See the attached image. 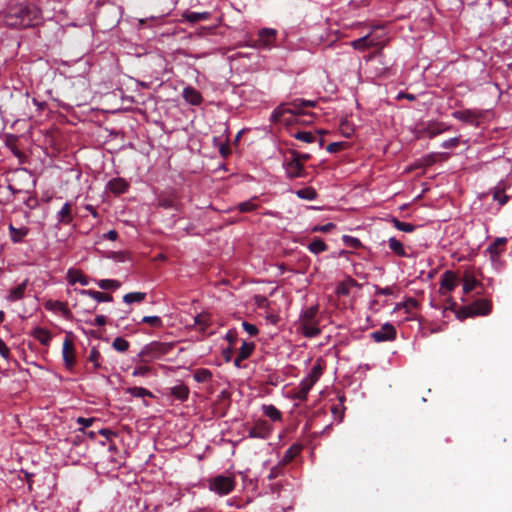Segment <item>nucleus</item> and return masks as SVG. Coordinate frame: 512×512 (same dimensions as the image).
Returning a JSON list of instances; mask_svg holds the SVG:
<instances>
[{
  "instance_id": "1",
  "label": "nucleus",
  "mask_w": 512,
  "mask_h": 512,
  "mask_svg": "<svg viewBox=\"0 0 512 512\" xmlns=\"http://www.w3.org/2000/svg\"><path fill=\"white\" fill-rule=\"evenodd\" d=\"M39 9L34 5H10L2 14V22L11 28H26L38 23Z\"/></svg>"
},
{
  "instance_id": "2",
  "label": "nucleus",
  "mask_w": 512,
  "mask_h": 512,
  "mask_svg": "<svg viewBox=\"0 0 512 512\" xmlns=\"http://www.w3.org/2000/svg\"><path fill=\"white\" fill-rule=\"evenodd\" d=\"M315 102L304 99H295L291 103L281 104L271 114L270 120L273 123L282 122L286 125L291 124L290 119H286V115L297 116L306 107H314Z\"/></svg>"
},
{
  "instance_id": "3",
  "label": "nucleus",
  "mask_w": 512,
  "mask_h": 512,
  "mask_svg": "<svg viewBox=\"0 0 512 512\" xmlns=\"http://www.w3.org/2000/svg\"><path fill=\"white\" fill-rule=\"evenodd\" d=\"M236 486V480L233 476L217 475L208 480V488L219 496L230 494Z\"/></svg>"
},
{
  "instance_id": "4",
  "label": "nucleus",
  "mask_w": 512,
  "mask_h": 512,
  "mask_svg": "<svg viewBox=\"0 0 512 512\" xmlns=\"http://www.w3.org/2000/svg\"><path fill=\"white\" fill-rule=\"evenodd\" d=\"M492 310V303L487 299H479L469 306L462 307L457 311V318L462 320L475 315H487Z\"/></svg>"
},
{
  "instance_id": "5",
  "label": "nucleus",
  "mask_w": 512,
  "mask_h": 512,
  "mask_svg": "<svg viewBox=\"0 0 512 512\" xmlns=\"http://www.w3.org/2000/svg\"><path fill=\"white\" fill-rule=\"evenodd\" d=\"M277 31L272 28H263L258 32V37L251 40V46L254 48L270 49L276 41Z\"/></svg>"
},
{
  "instance_id": "6",
  "label": "nucleus",
  "mask_w": 512,
  "mask_h": 512,
  "mask_svg": "<svg viewBox=\"0 0 512 512\" xmlns=\"http://www.w3.org/2000/svg\"><path fill=\"white\" fill-rule=\"evenodd\" d=\"M397 331L390 323H385L379 330L371 333V338L375 342L393 341L396 339Z\"/></svg>"
},
{
  "instance_id": "7",
  "label": "nucleus",
  "mask_w": 512,
  "mask_h": 512,
  "mask_svg": "<svg viewBox=\"0 0 512 512\" xmlns=\"http://www.w3.org/2000/svg\"><path fill=\"white\" fill-rule=\"evenodd\" d=\"M272 431V427L268 421L259 419L249 429L248 435L251 438L267 439Z\"/></svg>"
},
{
  "instance_id": "8",
  "label": "nucleus",
  "mask_w": 512,
  "mask_h": 512,
  "mask_svg": "<svg viewBox=\"0 0 512 512\" xmlns=\"http://www.w3.org/2000/svg\"><path fill=\"white\" fill-rule=\"evenodd\" d=\"M62 356L64 360L65 367L69 370H72L76 363L75 358V347L73 341L68 337L65 338L62 347Z\"/></svg>"
},
{
  "instance_id": "9",
  "label": "nucleus",
  "mask_w": 512,
  "mask_h": 512,
  "mask_svg": "<svg viewBox=\"0 0 512 512\" xmlns=\"http://www.w3.org/2000/svg\"><path fill=\"white\" fill-rule=\"evenodd\" d=\"M286 175L289 179L305 177L304 165L297 159H290L284 163Z\"/></svg>"
},
{
  "instance_id": "10",
  "label": "nucleus",
  "mask_w": 512,
  "mask_h": 512,
  "mask_svg": "<svg viewBox=\"0 0 512 512\" xmlns=\"http://www.w3.org/2000/svg\"><path fill=\"white\" fill-rule=\"evenodd\" d=\"M350 44L354 49L361 51L380 46L378 38L373 34H367L359 39L353 40Z\"/></svg>"
},
{
  "instance_id": "11",
  "label": "nucleus",
  "mask_w": 512,
  "mask_h": 512,
  "mask_svg": "<svg viewBox=\"0 0 512 512\" xmlns=\"http://www.w3.org/2000/svg\"><path fill=\"white\" fill-rule=\"evenodd\" d=\"M450 128L451 127L444 122L429 121L424 128V133L428 138L432 139L437 135L450 130Z\"/></svg>"
},
{
  "instance_id": "12",
  "label": "nucleus",
  "mask_w": 512,
  "mask_h": 512,
  "mask_svg": "<svg viewBox=\"0 0 512 512\" xmlns=\"http://www.w3.org/2000/svg\"><path fill=\"white\" fill-rule=\"evenodd\" d=\"M323 371L324 363L321 359H318L309 374L302 381L313 387L322 376Z\"/></svg>"
},
{
  "instance_id": "13",
  "label": "nucleus",
  "mask_w": 512,
  "mask_h": 512,
  "mask_svg": "<svg viewBox=\"0 0 512 512\" xmlns=\"http://www.w3.org/2000/svg\"><path fill=\"white\" fill-rule=\"evenodd\" d=\"M45 308L47 310H50V311H59L62 313V315L66 318V319H69L72 315L70 309L68 308L67 306V303L65 302H61V301H57V300H48L45 304H44Z\"/></svg>"
},
{
  "instance_id": "14",
  "label": "nucleus",
  "mask_w": 512,
  "mask_h": 512,
  "mask_svg": "<svg viewBox=\"0 0 512 512\" xmlns=\"http://www.w3.org/2000/svg\"><path fill=\"white\" fill-rule=\"evenodd\" d=\"M183 98L191 105H199L203 100L201 93L191 86L184 88Z\"/></svg>"
},
{
  "instance_id": "15",
  "label": "nucleus",
  "mask_w": 512,
  "mask_h": 512,
  "mask_svg": "<svg viewBox=\"0 0 512 512\" xmlns=\"http://www.w3.org/2000/svg\"><path fill=\"white\" fill-rule=\"evenodd\" d=\"M302 449V444L296 443L290 446L284 453V456L281 460V465H287L292 462L301 453Z\"/></svg>"
},
{
  "instance_id": "16",
  "label": "nucleus",
  "mask_w": 512,
  "mask_h": 512,
  "mask_svg": "<svg viewBox=\"0 0 512 512\" xmlns=\"http://www.w3.org/2000/svg\"><path fill=\"white\" fill-rule=\"evenodd\" d=\"M441 289L452 291L457 285V277L452 271H446L441 277Z\"/></svg>"
},
{
  "instance_id": "17",
  "label": "nucleus",
  "mask_w": 512,
  "mask_h": 512,
  "mask_svg": "<svg viewBox=\"0 0 512 512\" xmlns=\"http://www.w3.org/2000/svg\"><path fill=\"white\" fill-rule=\"evenodd\" d=\"M28 282L29 280L25 279L21 284L12 288L9 295L7 296V300L10 302H15L22 299L24 297Z\"/></svg>"
},
{
  "instance_id": "18",
  "label": "nucleus",
  "mask_w": 512,
  "mask_h": 512,
  "mask_svg": "<svg viewBox=\"0 0 512 512\" xmlns=\"http://www.w3.org/2000/svg\"><path fill=\"white\" fill-rule=\"evenodd\" d=\"M31 335L38 340L42 345L48 346L52 340V335L49 330L42 327H36L31 332Z\"/></svg>"
},
{
  "instance_id": "19",
  "label": "nucleus",
  "mask_w": 512,
  "mask_h": 512,
  "mask_svg": "<svg viewBox=\"0 0 512 512\" xmlns=\"http://www.w3.org/2000/svg\"><path fill=\"white\" fill-rule=\"evenodd\" d=\"M57 219L59 223L62 224H70L73 220L72 217V204L69 202H66L61 210L57 214Z\"/></svg>"
},
{
  "instance_id": "20",
  "label": "nucleus",
  "mask_w": 512,
  "mask_h": 512,
  "mask_svg": "<svg viewBox=\"0 0 512 512\" xmlns=\"http://www.w3.org/2000/svg\"><path fill=\"white\" fill-rule=\"evenodd\" d=\"M300 328H301L302 334L308 338L316 337L321 332L317 326V321L300 323Z\"/></svg>"
},
{
  "instance_id": "21",
  "label": "nucleus",
  "mask_w": 512,
  "mask_h": 512,
  "mask_svg": "<svg viewBox=\"0 0 512 512\" xmlns=\"http://www.w3.org/2000/svg\"><path fill=\"white\" fill-rule=\"evenodd\" d=\"M108 188L115 194H122L128 189V183L122 178H113L108 182Z\"/></svg>"
},
{
  "instance_id": "22",
  "label": "nucleus",
  "mask_w": 512,
  "mask_h": 512,
  "mask_svg": "<svg viewBox=\"0 0 512 512\" xmlns=\"http://www.w3.org/2000/svg\"><path fill=\"white\" fill-rule=\"evenodd\" d=\"M80 293L82 295H88L97 302H111L113 300V297L109 293H103L96 290H80Z\"/></svg>"
},
{
  "instance_id": "23",
  "label": "nucleus",
  "mask_w": 512,
  "mask_h": 512,
  "mask_svg": "<svg viewBox=\"0 0 512 512\" xmlns=\"http://www.w3.org/2000/svg\"><path fill=\"white\" fill-rule=\"evenodd\" d=\"M388 246L395 255L399 257H408L404 245L395 237H390L388 239Z\"/></svg>"
},
{
  "instance_id": "24",
  "label": "nucleus",
  "mask_w": 512,
  "mask_h": 512,
  "mask_svg": "<svg viewBox=\"0 0 512 512\" xmlns=\"http://www.w3.org/2000/svg\"><path fill=\"white\" fill-rule=\"evenodd\" d=\"M183 17L190 23H197L200 21H205L210 18L209 12H185Z\"/></svg>"
},
{
  "instance_id": "25",
  "label": "nucleus",
  "mask_w": 512,
  "mask_h": 512,
  "mask_svg": "<svg viewBox=\"0 0 512 512\" xmlns=\"http://www.w3.org/2000/svg\"><path fill=\"white\" fill-rule=\"evenodd\" d=\"M507 239L504 237L497 238L489 247L488 251L492 257L500 255L504 249Z\"/></svg>"
},
{
  "instance_id": "26",
  "label": "nucleus",
  "mask_w": 512,
  "mask_h": 512,
  "mask_svg": "<svg viewBox=\"0 0 512 512\" xmlns=\"http://www.w3.org/2000/svg\"><path fill=\"white\" fill-rule=\"evenodd\" d=\"M9 232L12 242L20 243L23 238L28 234L27 228H16L13 225L9 226Z\"/></svg>"
},
{
  "instance_id": "27",
  "label": "nucleus",
  "mask_w": 512,
  "mask_h": 512,
  "mask_svg": "<svg viewBox=\"0 0 512 512\" xmlns=\"http://www.w3.org/2000/svg\"><path fill=\"white\" fill-rule=\"evenodd\" d=\"M171 395L180 401H185L189 396V389L184 384L177 385L171 388Z\"/></svg>"
},
{
  "instance_id": "28",
  "label": "nucleus",
  "mask_w": 512,
  "mask_h": 512,
  "mask_svg": "<svg viewBox=\"0 0 512 512\" xmlns=\"http://www.w3.org/2000/svg\"><path fill=\"white\" fill-rule=\"evenodd\" d=\"M308 249L311 253L319 254L326 251L328 246L321 238H315L308 245Z\"/></svg>"
},
{
  "instance_id": "29",
  "label": "nucleus",
  "mask_w": 512,
  "mask_h": 512,
  "mask_svg": "<svg viewBox=\"0 0 512 512\" xmlns=\"http://www.w3.org/2000/svg\"><path fill=\"white\" fill-rule=\"evenodd\" d=\"M263 413L265 416L270 418L272 421H280L282 414L274 405H263Z\"/></svg>"
},
{
  "instance_id": "30",
  "label": "nucleus",
  "mask_w": 512,
  "mask_h": 512,
  "mask_svg": "<svg viewBox=\"0 0 512 512\" xmlns=\"http://www.w3.org/2000/svg\"><path fill=\"white\" fill-rule=\"evenodd\" d=\"M455 119L463 122L473 123L475 121V114L471 110L455 111L452 113Z\"/></svg>"
},
{
  "instance_id": "31",
  "label": "nucleus",
  "mask_w": 512,
  "mask_h": 512,
  "mask_svg": "<svg viewBox=\"0 0 512 512\" xmlns=\"http://www.w3.org/2000/svg\"><path fill=\"white\" fill-rule=\"evenodd\" d=\"M256 200L257 197H253L248 201L239 203L237 205L238 211L241 213H247L256 210L259 207V205L255 202Z\"/></svg>"
},
{
  "instance_id": "32",
  "label": "nucleus",
  "mask_w": 512,
  "mask_h": 512,
  "mask_svg": "<svg viewBox=\"0 0 512 512\" xmlns=\"http://www.w3.org/2000/svg\"><path fill=\"white\" fill-rule=\"evenodd\" d=\"M318 313V306H311L307 308L300 316V323L303 322H315L316 315Z\"/></svg>"
},
{
  "instance_id": "33",
  "label": "nucleus",
  "mask_w": 512,
  "mask_h": 512,
  "mask_svg": "<svg viewBox=\"0 0 512 512\" xmlns=\"http://www.w3.org/2000/svg\"><path fill=\"white\" fill-rule=\"evenodd\" d=\"M314 117H315L314 113L300 112V115H297V116L289 115L288 117L286 116V119H290L291 124L292 123H311L313 121Z\"/></svg>"
},
{
  "instance_id": "34",
  "label": "nucleus",
  "mask_w": 512,
  "mask_h": 512,
  "mask_svg": "<svg viewBox=\"0 0 512 512\" xmlns=\"http://www.w3.org/2000/svg\"><path fill=\"white\" fill-rule=\"evenodd\" d=\"M146 298V293L144 292H131L127 293L123 296V301L127 304L132 303H140L144 301Z\"/></svg>"
},
{
  "instance_id": "35",
  "label": "nucleus",
  "mask_w": 512,
  "mask_h": 512,
  "mask_svg": "<svg viewBox=\"0 0 512 512\" xmlns=\"http://www.w3.org/2000/svg\"><path fill=\"white\" fill-rule=\"evenodd\" d=\"M194 379L198 383H205L211 380L212 372L205 368L197 369L193 375Z\"/></svg>"
},
{
  "instance_id": "36",
  "label": "nucleus",
  "mask_w": 512,
  "mask_h": 512,
  "mask_svg": "<svg viewBox=\"0 0 512 512\" xmlns=\"http://www.w3.org/2000/svg\"><path fill=\"white\" fill-rule=\"evenodd\" d=\"M296 195L305 200H314L317 197V192L312 187H305L296 191Z\"/></svg>"
},
{
  "instance_id": "37",
  "label": "nucleus",
  "mask_w": 512,
  "mask_h": 512,
  "mask_svg": "<svg viewBox=\"0 0 512 512\" xmlns=\"http://www.w3.org/2000/svg\"><path fill=\"white\" fill-rule=\"evenodd\" d=\"M99 288L103 290H116L121 286L118 280L101 279L97 282Z\"/></svg>"
},
{
  "instance_id": "38",
  "label": "nucleus",
  "mask_w": 512,
  "mask_h": 512,
  "mask_svg": "<svg viewBox=\"0 0 512 512\" xmlns=\"http://www.w3.org/2000/svg\"><path fill=\"white\" fill-rule=\"evenodd\" d=\"M68 279L71 284H75L79 282L83 286L88 285V280L85 276H83L80 272L75 270L68 271Z\"/></svg>"
},
{
  "instance_id": "39",
  "label": "nucleus",
  "mask_w": 512,
  "mask_h": 512,
  "mask_svg": "<svg viewBox=\"0 0 512 512\" xmlns=\"http://www.w3.org/2000/svg\"><path fill=\"white\" fill-rule=\"evenodd\" d=\"M311 388H312V386L301 381L297 388V391L295 393V398L300 401H305L307 399L308 393L311 390Z\"/></svg>"
},
{
  "instance_id": "40",
  "label": "nucleus",
  "mask_w": 512,
  "mask_h": 512,
  "mask_svg": "<svg viewBox=\"0 0 512 512\" xmlns=\"http://www.w3.org/2000/svg\"><path fill=\"white\" fill-rule=\"evenodd\" d=\"M127 393L137 398L153 397L152 392L143 387H130Z\"/></svg>"
},
{
  "instance_id": "41",
  "label": "nucleus",
  "mask_w": 512,
  "mask_h": 512,
  "mask_svg": "<svg viewBox=\"0 0 512 512\" xmlns=\"http://www.w3.org/2000/svg\"><path fill=\"white\" fill-rule=\"evenodd\" d=\"M479 282L471 275L466 274L463 278V291L468 294L475 289Z\"/></svg>"
},
{
  "instance_id": "42",
  "label": "nucleus",
  "mask_w": 512,
  "mask_h": 512,
  "mask_svg": "<svg viewBox=\"0 0 512 512\" xmlns=\"http://www.w3.org/2000/svg\"><path fill=\"white\" fill-rule=\"evenodd\" d=\"M417 307H418V301L414 298H408L406 301L396 304L395 309L396 310L404 309L406 313H410L413 309H415Z\"/></svg>"
},
{
  "instance_id": "43",
  "label": "nucleus",
  "mask_w": 512,
  "mask_h": 512,
  "mask_svg": "<svg viewBox=\"0 0 512 512\" xmlns=\"http://www.w3.org/2000/svg\"><path fill=\"white\" fill-rule=\"evenodd\" d=\"M254 349H255V344L253 342L243 341L238 354L240 355V358L247 359L250 357V355L252 354Z\"/></svg>"
},
{
  "instance_id": "44",
  "label": "nucleus",
  "mask_w": 512,
  "mask_h": 512,
  "mask_svg": "<svg viewBox=\"0 0 512 512\" xmlns=\"http://www.w3.org/2000/svg\"><path fill=\"white\" fill-rule=\"evenodd\" d=\"M392 222L394 224V227L400 231L410 233L415 230V225H413L411 223H407V222H402V221L398 220L397 218H393Z\"/></svg>"
},
{
  "instance_id": "45",
  "label": "nucleus",
  "mask_w": 512,
  "mask_h": 512,
  "mask_svg": "<svg viewBox=\"0 0 512 512\" xmlns=\"http://www.w3.org/2000/svg\"><path fill=\"white\" fill-rule=\"evenodd\" d=\"M492 196L493 200L497 201L499 206L505 205L509 200V196L504 193L503 189H494Z\"/></svg>"
},
{
  "instance_id": "46",
  "label": "nucleus",
  "mask_w": 512,
  "mask_h": 512,
  "mask_svg": "<svg viewBox=\"0 0 512 512\" xmlns=\"http://www.w3.org/2000/svg\"><path fill=\"white\" fill-rule=\"evenodd\" d=\"M292 136L300 141L306 142V143H312L315 141V136L308 131H297L296 133L292 134Z\"/></svg>"
},
{
  "instance_id": "47",
  "label": "nucleus",
  "mask_w": 512,
  "mask_h": 512,
  "mask_svg": "<svg viewBox=\"0 0 512 512\" xmlns=\"http://www.w3.org/2000/svg\"><path fill=\"white\" fill-rule=\"evenodd\" d=\"M129 346V342L122 337L115 338L112 343V347L119 352L127 351Z\"/></svg>"
},
{
  "instance_id": "48",
  "label": "nucleus",
  "mask_w": 512,
  "mask_h": 512,
  "mask_svg": "<svg viewBox=\"0 0 512 512\" xmlns=\"http://www.w3.org/2000/svg\"><path fill=\"white\" fill-rule=\"evenodd\" d=\"M161 344L159 343H152L149 346H146L140 353L141 357L146 356H154L155 352L162 353L158 348H160Z\"/></svg>"
},
{
  "instance_id": "49",
  "label": "nucleus",
  "mask_w": 512,
  "mask_h": 512,
  "mask_svg": "<svg viewBox=\"0 0 512 512\" xmlns=\"http://www.w3.org/2000/svg\"><path fill=\"white\" fill-rule=\"evenodd\" d=\"M142 323L149 324L152 327L160 328L163 326V321L158 316H144L141 320Z\"/></svg>"
},
{
  "instance_id": "50",
  "label": "nucleus",
  "mask_w": 512,
  "mask_h": 512,
  "mask_svg": "<svg viewBox=\"0 0 512 512\" xmlns=\"http://www.w3.org/2000/svg\"><path fill=\"white\" fill-rule=\"evenodd\" d=\"M100 358H101L100 352L98 351V349L96 347H93L90 351L88 361L93 363V366L95 369L101 368V364L99 363Z\"/></svg>"
},
{
  "instance_id": "51",
  "label": "nucleus",
  "mask_w": 512,
  "mask_h": 512,
  "mask_svg": "<svg viewBox=\"0 0 512 512\" xmlns=\"http://www.w3.org/2000/svg\"><path fill=\"white\" fill-rule=\"evenodd\" d=\"M343 241L347 246L354 248V249H357V248L361 247V245H362L361 241L358 238L348 236V235L343 236Z\"/></svg>"
},
{
  "instance_id": "52",
  "label": "nucleus",
  "mask_w": 512,
  "mask_h": 512,
  "mask_svg": "<svg viewBox=\"0 0 512 512\" xmlns=\"http://www.w3.org/2000/svg\"><path fill=\"white\" fill-rule=\"evenodd\" d=\"M159 206L166 209H174L176 208V202L172 198L162 197L159 199Z\"/></svg>"
},
{
  "instance_id": "53",
  "label": "nucleus",
  "mask_w": 512,
  "mask_h": 512,
  "mask_svg": "<svg viewBox=\"0 0 512 512\" xmlns=\"http://www.w3.org/2000/svg\"><path fill=\"white\" fill-rule=\"evenodd\" d=\"M335 224L332 223V222H329L325 225H316L315 227H313L312 231L313 232H322V233H328L330 232L332 229L335 228Z\"/></svg>"
},
{
  "instance_id": "54",
  "label": "nucleus",
  "mask_w": 512,
  "mask_h": 512,
  "mask_svg": "<svg viewBox=\"0 0 512 512\" xmlns=\"http://www.w3.org/2000/svg\"><path fill=\"white\" fill-rule=\"evenodd\" d=\"M345 146H346L345 142H332V143L328 144L326 150L329 153H336V152L342 150Z\"/></svg>"
},
{
  "instance_id": "55",
  "label": "nucleus",
  "mask_w": 512,
  "mask_h": 512,
  "mask_svg": "<svg viewBox=\"0 0 512 512\" xmlns=\"http://www.w3.org/2000/svg\"><path fill=\"white\" fill-rule=\"evenodd\" d=\"M151 368L146 365L137 366L134 368L132 375L137 376H146L150 372Z\"/></svg>"
},
{
  "instance_id": "56",
  "label": "nucleus",
  "mask_w": 512,
  "mask_h": 512,
  "mask_svg": "<svg viewBox=\"0 0 512 512\" xmlns=\"http://www.w3.org/2000/svg\"><path fill=\"white\" fill-rule=\"evenodd\" d=\"M459 142H460L459 137H453V138H450L449 140L442 142L441 147L444 149L455 148L458 146Z\"/></svg>"
},
{
  "instance_id": "57",
  "label": "nucleus",
  "mask_w": 512,
  "mask_h": 512,
  "mask_svg": "<svg viewBox=\"0 0 512 512\" xmlns=\"http://www.w3.org/2000/svg\"><path fill=\"white\" fill-rule=\"evenodd\" d=\"M195 323L205 329L209 325V316L207 314H199L195 317Z\"/></svg>"
},
{
  "instance_id": "58",
  "label": "nucleus",
  "mask_w": 512,
  "mask_h": 512,
  "mask_svg": "<svg viewBox=\"0 0 512 512\" xmlns=\"http://www.w3.org/2000/svg\"><path fill=\"white\" fill-rule=\"evenodd\" d=\"M242 327L250 336H255L259 332L258 328L254 324L245 321L242 323Z\"/></svg>"
},
{
  "instance_id": "59",
  "label": "nucleus",
  "mask_w": 512,
  "mask_h": 512,
  "mask_svg": "<svg viewBox=\"0 0 512 512\" xmlns=\"http://www.w3.org/2000/svg\"><path fill=\"white\" fill-rule=\"evenodd\" d=\"M291 155H292V159H297L299 161V163H302V164L311 158L310 154L299 153L295 150L291 151Z\"/></svg>"
},
{
  "instance_id": "60",
  "label": "nucleus",
  "mask_w": 512,
  "mask_h": 512,
  "mask_svg": "<svg viewBox=\"0 0 512 512\" xmlns=\"http://www.w3.org/2000/svg\"><path fill=\"white\" fill-rule=\"evenodd\" d=\"M282 473V465L274 466L270 469V472L267 476L268 480L276 479Z\"/></svg>"
},
{
  "instance_id": "61",
  "label": "nucleus",
  "mask_w": 512,
  "mask_h": 512,
  "mask_svg": "<svg viewBox=\"0 0 512 512\" xmlns=\"http://www.w3.org/2000/svg\"><path fill=\"white\" fill-rule=\"evenodd\" d=\"M94 421H95V418H84V417L77 418V423L82 425L83 428L90 427Z\"/></svg>"
},
{
  "instance_id": "62",
  "label": "nucleus",
  "mask_w": 512,
  "mask_h": 512,
  "mask_svg": "<svg viewBox=\"0 0 512 512\" xmlns=\"http://www.w3.org/2000/svg\"><path fill=\"white\" fill-rule=\"evenodd\" d=\"M376 290H375V294L376 295H392L393 294V289L391 287H379V286H376L375 287Z\"/></svg>"
},
{
  "instance_id": "63",
  "label": "nucleus",
  "mask_w": 512,
  "mask_h": 512,
  "mask_svg": "<svg viewBox=\"0 0 512 512\" xmlns=\"http://www.w3.org/2000/svg\"><path fill=\"white\" fill-rule=\"evenodd\" d=\"M10 354V350L5 344V342L0 338V355L4 358H8Z\"/></svg>"
},
{
  "instance_id": "64",
  "label": "nucleus",
  "mask_w": 512,
  "mask_h": 512,
  "mask_svg": "<svg viewBox=\"0 0 512 512\" xmlns=\"http://www.w3.org/2000/svg\"><path fill=\"white\" fill-rule=\"evenodd\" d=\"M350 292L349 290V287L347 284L345 283H341L338 287H337V293L340 294V295H348Z\"/></svg>"
}]
</instances>
